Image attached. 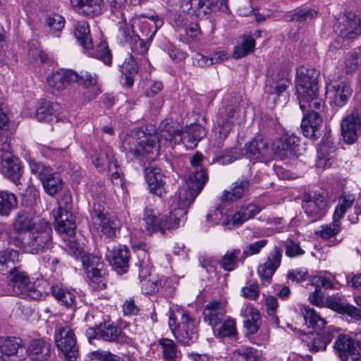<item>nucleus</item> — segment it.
<instances>
[{
	"label": "nucleus",
	"mask_w": 361,
	"mask_h": 361,
	"mask_svg": "<svg viewBox=\"0 0 361 361\" xmlns=\"http://www.w3.org/2000/svg\"><path fill=\"white\" fill-rule=\"evenodd\" d=\"M185 133L178 123L169 120L161 122L158 131L147 133L134 130L127 135L122 142V150L131 159L151 161L159 155L161 145L172 146L183 142Z\"/></svg>",
	"instance_id": "nucleus-1"
},
{
	"label": "nucleus",
	"mask_w": 361,
	"mask_h": 361,
	"mask_svg": "<svg viewBox=\"0 0 361 361\" xmlns=\"http://www.w3.org/2000/svg\"><path fill=\"white\" fill-rule=\"evenodd\" d=\"M143 220L145 228L149 234L159 232L165 234L178 228L180 224L186 221V212L183 209H174L169 214H164L158 218L157 212L149 208H146L144 213Z\"/></svg>",
	"instance_id": "nucleus-2"
},
{
	"label": "nucleus",
	"mask_w": 361,
	"mask_h": 361,
	"mask_svg": "<svg viewBox=\"0 0 361 361\" xmlns=\"http://www.w3.org/2000/svg\"><path fill=\"white\" fill-rule=\"evenodd\" d=\"M52 244V228L49 221L41 219L32 229L25 242V249L27 252L38 254L51 248Z\"/></svg>",
	"instance_id": "nucleus-3"
},
{
	"label": "nucleus",
	"mask_w": 361,
	"mask_h": 361,
	"mask_svg": "<svg viewBox=\"0 0 361 361\" xmlns=\"http://www.w3.org/2000/svg\"><path fill=\"white\" fill-rule=\"evenodd\" d=\"M55 345L60 352L59 355L66 361H75L79 355V347L77 345L74 331L68 324L56 325L54 331Z\"/></svg>",
	"instance_id": "nucleus-4"
},
{
	"label": "nucleus",
	"mask_w": 361,
	"mask_h": 361,
	"mask_svg": "<svg viewBox=\"0 0 361 361\" xmlns=\"http://www.w3.org/2000/svg\"><path fill=\"white\" fill-rule=\"evenodd\" d=\"M7 279L8 284L14 294L23 298H27L32 300L42 298V293L35 288L27 274L20 267H13Z\"/></svg>",
	"instance_id": "nucleus-5"
},
{
	"label": "nucleus",
	"mask_w": 361,
	"mask_h": 361,
	"mask_svg": "<svg viewBox=\"0 0 361 361\" xmlns=\"http://www.w3.org/2000/svg\"><path fill=\"white\" fill-rule=\"evenodd\" d=\"M59 207L54 210L53 215L56 223V229L60 232L72 236L76 228L75 216L71 212L72 208V197L68 193H64L58 201Z\"/></svg>",
	"instance_id": "nucleus-6"
},
{
	"label": "nucleus",
	"mask_w": 361,
	"mask_h": 361,
	"mask_svg": "<svg viewBox=\"0 0 361 361\" xmlns=\"http://www.w3.org/2000/svg\"><path fill=\"white\" fill-rule=\"evenodd\" d=\"M204 185L205 177L203 172H196L192 176H189L185 185L178 191V207L176 209H183L187 212V209L193 202Z\"/></svg>",
	"instance_id": "nucleus-7"
},
{
	"label": "nucleus",
	"mask_w": 361,
	"mask_h": 361,
	"mask_svg": "<svg viewBox=\"0 0 361 361\" xmlns=\"http://www.w3.org/2000/svg\"><path fill=\"white\" fill-rule=\"evenodd\" d=\"M320 73L312 67H300L297 70L295 88L298 98L304 99L318 92V78Z\"/></svg>",
	"instance_id": "nucleus-8"
},
{
	"label": "nucleus",
	"mask_w": 361,
	"mask_h": 361,
	"mask_svg": "<svg viewBox=\"0 0 361 361\" xmlns=\"http://www.w3.org/2000/svg\"><path fill=\"white\" fill-rule=\"evenodd\" d=\"M82 262L92 287L98 290L104 289L106 286V272L101 257L94 255H84Z\"/></svg>",
	"instance_id": "nucleus-9"
},
{
	"label": "nucleus",
	"mask_w": 361,
	"mask_h": 361,
	"mask_svg": "<svg viewBox=\"0 0 361 361\" xmlns=\"http://www.w3.org/2000/svg\"><path fill=\"white\" fill-rule=\"evenodd\" d=\"M184 10H192L198 18H203L212 12L227 11V0H181Z\"/></svg>",
	"instance_id": "nucleus-10"
},
{
	"label": "nucleus",
	"mask_w": 361,
	"mask_h": 361,
	"mask_svg": "<svg viewBox=\"0 0 361 361\" xmlns=\"http://www.w3.org/2000/svg\"><path fill=\"white\" fill-rule=\"evenodd\" d=\"M92 226L102 235L114 238L119 231L121 223L114 216L104 214L95 207L91 212Z\"/></svg>",
	"instance_id": "nucleus-11"
},
{
	"label": "nucleus",
	"mask_w": 361,
	"mask_h": 361,
	"mask_svg": "<svg viewBox=\"0 0 361 361\" xmlns=\"http://www.w3.org/2000/svg\"><path fill=\"white\" fill-rule=\"evenodd\" d=\"M341 135L348 145L355 143L361 132V107L355 108L341 123Z\"/></svg>",
	"instance_id": "nucleus-12"
},
{
	"label": "nucleus",
	"mask_w": 361,
	"mask_h": 361,
	"mask_svg": "<svg viewBox=\"0 0 361 361\" xmlns=\"http://www.w3.org/2000/svg\"><path fill=\"white\" fill-rule=\"evenodd\" d=\"M327 200L323 194L305 195L302 209L311 222L321 219L326 212Z\"/></svg>",
	"instance_id": "nucleus-13"
},
{
	"label": "nucleus",
	"mask_w": 361,
	"mask_h": 361,
	"mask_svg": "<svg viewBox=\"0 0 361 361\" xmlns=\"http://www.w3.org/2000/svg\"><path fill=\"white\" fill-rule=\"evenodd\" d=\"M238 110L236 106L228 105L220 112L217 126L214 128V133L218 135L220 140H224L228 137L233 129V126L238 121Z\"/></svg>",
	"instance_id": "nucleus-14"
},
{
	"label": "nucleus",
	"mask_w": 361,
	"mask_h": 361,
	"mask_svg": "<svg viewBox=\"0 0 361 361\" xmlns=\"http://www.w3.org/2000/svg\"><path fill=\"white\" fill-rule=\"evenodd\" d=\"M105 257L109 264L119 274L127 271L130 260L128 248L122 245L108 246L106 247Z\"/></svg>",
	"instance_id": "nucleus-15"
},
{
	"label": "nucleus",
	"mask_w": 361,
	"mask_h": 361,
	"mask_svg": "<svg viewBox=\"0 0 361 361\" xmlns=\"http://www.w3.org/2000/svg\"><path fill=\"white\" fill-rule=\"evenodd\" d=\"M10 144L7 149H0V171L18 183L22 175V169L18 158L13 156L10 152Z\"/></svg>",
	"instance_id": "nucleus-16"
},
{
	"label": "nucleus",
	"mask_w": 361,
	"mask_h": 361,
	"mask_svg": "<svg viewBox=\"0 0 361 361\" xmlns=\"http://www.w3.org/2000/svg\"><path fill=\"white\" fill-rule=\"evenodd\" d=\"M300 139L294 135H285L273 142L272 151L276 158L283 159L299 154Z\"/></svg>",
	"instance_id": "nucleus-17"
},
{
	"label": "nucleus",
	"mask_w": 361,
	"mask_h": 361,
	"mask_svg": "<svg viewBox=\"0 0 361 361\" xmlns=\"http://www.w3.org/2000/svg\"><path fill=\"white\" fill-rule=\"evenodd\" d=\"M335 30L341 37L355 39L361 35L360 20L354 13H348L338 18Z\"/></svg>",
	"instance_id": "nucleus-18"
},
{
	"label": "nucleus",
	"mask_w": 361,
	"mask_h": 361,
	"mask_svg": "<svg viewBox=\"0 0 361 361\" xmlns=\"http://www.w3.org/2000/svg\"><path fill=\"white\" fill-rule=\"evenodd\" d=\"M176 339L183 344L190 345L198 338V331L196 322L190 314L183 312L181 314V322L178 324L176 333Z\"/></svg>",
	"instance_id": "nucleus-19"
},
{
	"label": "nucleus",
	"mask_w": 361,
	"mask_h": 361,
	"mask_svg": "<svg viewBox=\"0 0 361 361\" xmlns=\"http://www.w3.org/2000/svg\"><path fill=\"white\" fill-rule=\"evenodd\" d=\"M334 348L342 361H361V355L354 339L347 335H339Z\"/></svg>",
	"instance_id": "nucleus-20"
},
{
	"label": "nucleus",
	"mask_w": 361,
	"mask_h": 361,
	"mask_svg": "<svg viewBox=\"0 0 361 361\" xmlns=\"http://www.w3.org/2000/svg\"><path fill=\"white\" fill-rule=\"evenodd\" d=\"M39 218L33 211H18L11 223V227L16 234L29 233L40 221Z\"/></svg>",
	"instance_id": "nucleus-21"
},
{
	"label": "nucleus",
	"mask_w": 361,
	"mask_h": 361,
	"mask_svg": "<svg viewBox=\"0 0 361 361\" xmlns=\"http://www.w3.org/2000/svg\"><path fill=\"white\" fill-rule=\"evenodd\" d=\"M78 73L72 70L59 69L50 73L47 82L53 92H59L66 89L71 83L77 80Z\"/></svg>",
	"instance_id": "nucleus-22"
},
{
	"label": "nucleus",
	"mask_w": 361,
	"mask_h": 361,
	"mask_svg": "<svg viewBox=\"0 0 361 361\" xmlns=\"http://www.w3.org/2000/svg\"><path fill=\"white\" fill-rule=\"evenodd\" d=\"M163 24L164 20L157 15H154L150 17L140 16L135 17L132 20V26H137L142 33V37L150 40Z\"/></svg>",
	"instance_id": "nucleus-23"
},
{
	"label": "nucleus",
	"mask_w": 361,
	"mask_h": 361,
	"mask_svg": "<svg viewBox=\"0 0 361 361\" xmlns=\"http://www.w3.org/2000/svg\"><path fill=\"white\" fill-rule=\"evenodd\" d=\"M283 250L281 247L275 246L269 255L267 261L258 266L257 274L262 280L269 283L270 279L280 267Z\"/></svg>",
	"instance_id": "nucleus-24"
},
{
	"label": "nucleus",
	"mask_w": 361,
	"mask_h": 361,
	"mask_svg": "<svg viewBox=\"0 0 361 361\" xmlns=\"http://www.w3.org/2000/svg\"><path fill=\"white\" fill-rule=\"evenodd\" d=\"M326 90L333 102L340 107L346 104L353 92L350 85L345 81L327 82Z\"/></svg>",
	"instance_id": "nucleus-25"
},
{
	"label": "nucleus",
	"mask_w": 361,
	"mask_h": 361,
	"mask_svg": "<svg viewBox=\"0 0 361 361\" xmlns=\"http://www.w3.org/2000/svg\"><path fill=\"white\" fill-rule=\"evenodd\" d=\"M145 178L148 185V190L150 193L161 197L164 193L163 175L160 168L157 166H149L145 169Z\"/></svg>",
	"instance_id": "nucleus-26"
},
{
	"label": "nucleus",
	"mask_w": 361,
	"mask_h": 361,
	"mask_svg": "<svg viewBox=\"0 0 361 361\" xmlns=\"http://www.w3.org/2000/svg\"><path fill=\"white\" fill-rule=\"evenodd\" d=\"M245 154L250 160L263 161L269 154V142L262 135H257L245 145Z\"/></svg>",
	"instance_id": "nucleus-27"
},
{
	"label": "nucleus",
	"mask_w": 361,
	"mask_h": 361,
	"mask_svg": "<svg viewBox=\"0 0 361 361\" xmlns=\"http://www.w3.org/2000/svg\"><path fill=\"white\" fill-rule=\"evenodd\" d=\"M226 313L225 305L219 301L209 302L203 310L204 321L214 329L224 319Z\"/></svg>",
	"instance_id": "nucleus-28"
},
{
	"label": "nucleus",
	"mask_w": 361,
	"mask_h": 361,
	"mask_svg": "<svg viewBox=\"0 0 361 361\" xmlns=\"http://www.w3.org/2000/svg\"><path fill=\"white\" fill-rule=\"evenodd\" d=\"M312 336V341L308 344L310 350L313 353L325 350L335 336V329L332 326L326 325L320 330H315V333Z\"/></svg>",
	"instance_id": "nucleus-29"
},
{
	"label": "nucleus",
	"mask_w": 361,
	"mask_h": 361,
	"mask_svg": "<svg viewBox=\"0 0 361 361\" xmlns=\"http://www.w3.org/2000/svg\"><path fill=\"white\" fill-rule=\"evenodd\" d=\"M22 341L19 338H0V359L8 361H16L20 350H23Z\"/></svg>",
	"instance_id": "nucleus-30"
},
{
	"label": "nucleus",
	"mask_w": 361,
	"mask_h": 361,
	"mask_svg": "<svg viewBox=\"0 0 361 361\" xmlns=\"http://www.w3.org/2000/svg\"><path fill=\"white\" fill-rule=\"evenodd\" d=\"M322 122V118L319 111H312L307 112L304 116L301 123V128L303 135L307 137L317 140L319 137L317 135L318 127Z\"/></svg>",
	"instance_id": "nucleus-31"
},
{
	"label": "nucleus",
	"mask_w": 361,
	"mask_h": 361,
	"mask_svg": "<svg viewBox=\"0 0 361 361\" xmlns=\"http://www.w3.org/2000/svg\"><path fill=\"white\" fill-rule=\"evenodd\" d=\"M50 291L54 298L61 305L70 307L75 308V292L69 290L61 283H56L51 286Z\"/></svg>",
	"instance_id": "nucleus-32"
},
{
	"label": "nucleus",
	"mask_w": 361,
	"mask_h": 361,
	"mask_svg": "<svg viewBox=\"0 0 361 361\" xmlns=\"http://www.w3.org/2000/svg\"><path fill=\"white\" fill-rule=\"evenodd\" d=\"M99 338L109 342H124L126 335L121 327L112 322H104L99 324Z\"/></svg>",
	"instance_id": "nucleus-33"
},
{
	"label": "nucleus",
	"mask_w": 361,
	"mask_h": 361,
	"mask_svg": "<svg viewBox=\"0 0 361 361\" xmlns=\"http://www.w3.org/2000/svg\"><path fill=\"white\" fill-rule=\"evenodd\" d=\"M102 0H71L75 10L85 16L93 17L100 13Z\"/></svg>",
	"instance_id": "nucleus-34"
},
{
	"label": "nucleus",
	"mask_w": 361,
	"mask_h": 361,
	"mask_svg": "<svg viewBox=\"0 0 361 361\" xmlns=\"http://www.w3.org/2000/svg\"><path fill=\"white\" fill-rule=\"evenodd\" d=\"M27 353L38 361H46L51 355V345L44 339H34L30 343Z\"/></svg>",
	"instance_id": "nucleus-35"
},
{
	"label": "nucleus",
	"mask_w": 361,
	"mask_h": 361,
	"mask_svg": "<svg viewBox=\"0 0 361 361\" xmlns=\"http://www.w3.org/2000/svg\"><path fill=\"white\" fill-rule=\"evenodd\" d=\"M262 209V207L256 204H249L241 207L231 217L233 225L234 226L242 225L247 220L254 218Z\"/></svg>",
	"instance_id": "nucleus-36"
},
{
	"label": "nucleus",
	"mask_w": 361,
	"mask_h": 361,
	"mask_svg": "<svg viewBox=\"0 0 361 361\" xmlns=\"http://www.w3.org/2000/svg\"><path fill=\"white\" fill-rule=\"evenodd\" d=\"M287 75V71L283 70L280 72L279 78L267 80L265 86V92L269 94H275L276 97H279L281 93L286 91L288 83H289L286 78Z\"/></svg>",
	"instance_id": "nucleus-37"
},
{
	"label": "nucleus",
	"mask_w": 361,
	"mask_h": 361,
	"mask_svg": "<svg viewBox=\"0 0 361 361\" xmlns=\"http://www.w3.org/2000/svg\"><path fill=\"white\" fill-rule=\"evenodd\" d=\"M75 37L85 50H90L93 47L89 25L86 21L81 20L76 23L75 25Z\"/></svg>",
	"instance_id": "nucleus-38"
},
{
	"label": "nucleus",
	"mask_w": 361,
	"mask_h": 361,
	"mask_svg": "<svg viewBox=\"0 0 361 361\" xmlns=\"http://www.w3.org/2000/svg\"><path fill=\"white\" fill-rule=\"evenodd\" d=\"M300 313L305 323L314 330H320L326 325L325 319L321 317L313 308L302 305L300 307Z\"/></svg>",
	"instance_id": "nucleus-39"
},
{
	"label": "nucleus",
	"mask_w": 361,
	"mask_h": 361,
	"mask_svg": "<svg viewBox=\"0 0 361 361\" xmlns=\"http://www.w3.org/2000/svg\"><path fill=\"white\" fill-rule=\"evenodd\" d=\"M230 191H225L221 197L222 201H234L243 197L247 192L250 181L246 179L238 180Z\"/></svg>",
	"instance_id": "nucleus-40"
},
{
	"label": "nucleus",
	"mask_w": 361,
	"mask_h": 361,
	"mask_svg": "<svg viewBox=\"0 0 361 361\" xmlns=\"http://www.w3.org/2000/svg\"><path fill=\"white\" fill-rule=\"evenodd\" d=\"M27 161L31 173L35 176L41 183L48 176H51V173L54 170L49 165L37 160L33 157H28Z\"/></svg>",
	"instance_id": "nucleus-41"
},
{
	"label": "nucleus",
	"mask_w": 361,
	"mask_h": 361,
	"mask_svg": "<svg viewBox=\"0 0 361 361\" xmlns=\"http://www.w3.org/2000/svg\"><path fill=\"white\" fill-rule=\"evenodd\" d=\"M42 185L45 192L51 197L59 194L63 188V181L55 171L42 182Z\"/></svg>",
	"instance_id": "nucleus-42"
},
{
	"label": "nucleus",
	"mask_w": 361,
	"mask_h": 361,
	"mask_svg": "<svg viewBox=\"0 0 361 361\" xmlns=\"http://www.w3.org/2000/svg\"><path fill=\"white\" fill-rule=\"evenodd\" d=\"M355 200V195L350 192H343L338 198V203L336 207L334 216L341 219L347 211L350 209Z\"/></svg>",
	"instance_id": "nucleus-43"
},
{
	"label": "nucleus",
	"mask_w": 361,
	"mask_h": 361,
	"mask_svg": "<svg viewBox=\"0 0 361 361\" xmlns=\"http://www.w3.org/2000/svg\"><path fill=\"white\" fill-rule=\"evenodd\" d=\"M161 348L163 358L166 361H176L180 352L176 343L169 338H163L158 341Z\"/></svg>",
	"instance_id": "nucleus-44"
},
{
	"label": "nucleus",
	"mask_w": 361,
	"mask_h": 361,
	"mask_svg": "<svg viewBox=\"0 0 361 361\" xmlns=\"http://www.w3.org/2000/svg\"><path fill=\"white\" fill-rule=\"evenodd\" d=\"M18 200L13 193L0 192V215L8 216L11 211L17 207Z\"/></svg>",
	"instance_id": "nucleus-45"
},
{
	"label": "nucleus",
	"mask_w": 361,
	"mask_h": 361,
	"mask_svg": "<svg viewBox=\"0 0 361 361\" xmlns=\"http://www.w3.org/2000/svg\"><path fill=\"white\" fill-rule=\"evenodd\" d=\"M185 133L184 143H190L191 147H195L198 142L206 135L205 129L200 125L194 123L187 128Z\"/></svg>",
	"instance_id": "nucleus-46"
},
{
	"label": "nucleus",
	"mask_w": 361,
	"mask_h": 361,
	"mask_svg": "<svg viewBox=\"0 0 361 361\" xmlns=\"http://www.w3.org/2000/svg\"><path fill=\"white\" fill-rule=\"evenodd\" d=\"M333 221L329 224L321 226L314 233L320 238L328 240L336 235L341 231L340 219L334 216Z\"/></svg>",
	"instance_id": "nucleus-47"
},
{
	"label": "nucleus",
	"mask_w": 361,
	"mask_h": 361,
	"mask_svg": "<svg viewBox=\"0 0 361 361\" xmlns=\"http://www.w3.org/2000/svg\"><path fill=\"white\" fill-rule=\"evenodd\" d=\"M240 249H233L226 252L219 262L221 267L226 271L235 270L238 267V261H240Z\"/></svg>",
	"instance_id": "nucleus-48"
},
{
	"label": "nucleus",
	"mask_w": 361,
	"mask_h": 361,
	"mask_svg": "<svg viewBox=\"0 0 361 361\" xmlns=\"http://www.w3.org/2000/svg\"><path fill=\"white\" fill-rule=\"evenodd\" d=\"M318 92H314L310 97H305L304 99L298 98L300 108L305 113L312 111H319L322 109V99L317 97Z\"/></svg>",
	"instance_id": "nucleus-49"
},
{
	"label": "nucleus",
	"mask_w": 361,
	"mask_h": 361,
	"mask_svg": "<svg viewBox=\"0 0 361 361\" xmlns=\"http://www.w3.org/2000/svg\"><path fill=\"white\" fill-rule=\"evenodd\" d=\"M54 104L49 101H42L36 112V118L40 122H51L56 119Z\"/></svg>",
	"instance_id": "nucleus-50"
},
{
	"label": "nucleus",
	"mask_w": 361,
	"mask_h": 361,
	"mask_svg": "<svg viewBox=\"0 0 361 361\" xmlns=\"http://www.w3.org/2000/svg\"><path fill=\"white\" fill-rule=\"evenodd\" d=\"M88 51L92 57L102 61L105 65L110 66L111 64L112 54L106 42H101L95 49H92Z\"/></svg>",
	"instance_id": "nucleus-51"
},
{
	"label": "nucleus",
	"mask_w": 361,
	"mask_h": 361,
	"mask_svg": "<svg viewBox=\"0 0 361 361\" xmlns=\"http://www.w3.org/2000/svg\"><path fill=\"white\" fill-rule=\"evenodd\" d=\"M334 151L333 142L329 138L322 141L317 147V165L319 166H325L326 161L331 158V153Z\"/></svg>",
	"instance_id": "nucleus-52"
},
{
	"label": "nucleus",
	"mask_w": 361,
	"mask_h": 361,
	"mask_svg": "<svg viewBox=\"0 0 361 361\" xmlns=\"http://www.w3.org/2000/svg\"><path fill=\"white\" fill-rule=\"evenodd\" d=\"M267 244L268 240L267 239H261L245 246L240 257V262L241 264L244 263V261L247 257L259 254L262 250L266 247Z\"/></svg>",
	"instance_id": "nucleus-53"
},
{
	"label": "nucleus",
	"mask_w": 361,
	"mask_h": 361,
	"mask_svg": "<svg viewBox=\"0 0 361 361\" xmlns=\"http://www.w3.org/2000/svg\"><path fill=\"white\" fill-rule=\"evenodd\" d=\"M19 262V252L15 250H0V269L4 270Z\"/></svg>",
	"instance_id": "nucleus-54"
},
{
	"label": "nucleus",
	"mask_w": 361,
	"mask_h": 361,
	"mask_svg": "<svg viewBox=\"0 0 361 361\" xmlns=\"http://www.w3.org/2000/svg\"><path fill=\"white\" fill-rule=\"evenodd\" d=\"M255 40L251 37H244L241 44L235 46L233 56L235 59H240L251 53L255 48Z\"/></svg>",
	"instance_id": "nucleus-55"
},
{
	"label": "nucleus",
	"mask_w": 361,
	"mask_h": 361,
	"mask_svg": "<svg viewBox=\"0 0 361 361\" xmlns=\"http://www.w3.org/2000/svg\"><path fill=\"white\" fill-rule=\"evenodd\" d=\"M114 159V154L111 148L106 145H103L101 149L99 154L94 159H93L92 162L94 166L97 168L103 167L111 162Z\"/></svg>",
	"instance_id": "nucleus-56"
},
{
	"label": "nucleus",
	"mask_w": 361,
	"mask_h": 361,
	"mask_svg": "<svg viewBox=\"0 0 361 361\" xmlns=\"http://www.w3.org/2000/svg\"><path fill=\"white\" fill-rule=\"evenodd\" d=\"M260 314L256 310L250 312V318L244 321V327L246 330V335H253L259 329L260 326Z\"/></svg>",
	"instance_id": "nucleus-57"
},
{
	"label": "nucleus",
	"mask_w": 361,
	"mask_h": 361,
	"mask_svg": "<svg viewBox=\"0 0 361 361\" xmlns=\"http://www.w3.org/2000/svg\"><path fill=\"white\" fill-rule=\"evenodd\" d=\"M257 350L252 347H242L233 353V361H256Z\"/></svg>",
	"instance_id": "nucleus-58"
},
{
	"label": "nucleus",
	"mask_w": 361,
	"mask_h": 361,
	"mask_svg": "<svg viewBox=\"0 0 361 361\" xmlns=\"http://www.w3.org/2000/svg\"><path fill=\"white\" fill-rule=\"evenodd\" d=\"M182 12H176L173 14L171 19V25L177 32H182V30L185 28V25L188 23L186 12L196 16L192 13V10H184L180 6Z\"/></svg>",
	"instance_id": "nucleus-59"
},
{
	"label": "nucleus",
	"mask_w": 361,
	"mask_h": 361,
	"mask_svg": "<svg viewBox=\"0 0 361 361\" xmlns=\"http://www.w3.org/2000/svg\"><path fill=\"white\" fill-rule=\"evenodd\" d=\"M75 82L83 87L89 88L97 85L98 75L94 73L81 71L80 74L78 73V78L77 80H74Z\"/></svg>",
	"instance_id": "nucleus-60"
},
{
	"label": "nucleus",
	"mask_w": 361,
	"mask_h": 361,
	"mask_svg": "<svg viewBox=\"0 0 361 361\" xmlns=\"http://www.w3.org/2000/svg\"><path fill=\"white\" fill-rule=\"evenodd\" d=\"M317 11L305 7L296 9L292 16V19L296 21H306L317 18Z\"/></svg>",
	"instance_id": "nucleus-61"
},
{
	"label": "nucleus",
	"mask_w": 361,
	"mask_h": 361,
	"mask_svg": "<svg viewBox=\"0 0 361 361\" xmlns=\"http://www.w3.org/2000/svg\"><path fill=\"white\" fill-rule=\"evenodd\" d=\"M235 322L232 319H228L224 322L216 332V336L219 338L233 337L235 336Z\"/></svg>",
	"instance_id": "nucleus-62"
},
{
	"label": "nucleus",
	"mask_w": 361,
	"mask_h": 361,
	"mask_svg": "<svg viewBox=\"0 0 361 361\" xmlns=\"http://www.w3.org/2000/svg\"><path fill=\"white\" fill-rule=\"evenodd\" d=\"M132 25H129L126 23H122L119 25L118 37L125 44H130L133 41V37L136 36L134 33Z\"/></svg>",
	"instance_id": "nucleus-63"
},
{
	"label": "nucleus",
	"mask_w": 361,
	"mask_h": 361,
	"mask_svg": "<svg viewBox=\"0 0 361 361\" xmlns=\"http://www.w3.org/2000/svg\"><path fill=\"white\" fill-rule=\"evenodd\" d=\"M361 63L359 55L356 52H350L347 54L345 59V71L347 73H351L358 69Z\"/></svg>",
	"instance_id": "nucleus-64"
}]
</instances>
